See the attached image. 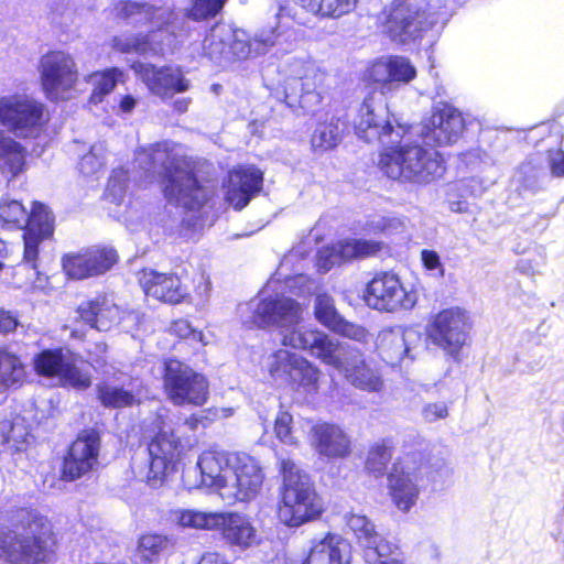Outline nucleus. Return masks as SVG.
I'll list each match as a JSON object with an SVG mask.
<instances>
[{"mask_svg": "<svg viewBox=\"0 0 564 564\" xmlns=\"http://www.w3.org/2000/svg\"><path fill=\"white\" fill-rule=\"evenodd\" d=\"M241 323L249 328L274 325L281 329L282 345L310 351L329 366H339L337 344L328 335L317 329L299 327L303 308L291 297L256 299L239 305Z\"/></svg>", "mask_w": 564, "mask_h": 564, "instance_id": "nucleus-1", "label": "nucleus"}, {"mask_svg": "<svg viewBox=\"0 0 564 564\" xmlns=\"http://www.w3.org/2000/svg\"><path fill=\"white\" fill-rule=\"evenodd\" d=\"M137 161L147 171H153L162 177L163 193L169 203L191 214L184 219L188 226H204L203 214L208 189L198 183L178 144L167 141L155 143L140 151Z\"/></svg>", "mask_w": 564, "mask_h": 564, "instance_id": "nucleus-2", "label": "nucleus"}, {"mask_svg": "<svg viewBox=\"0 0 564 564\" xmlns=\"http://www.w3.org/2000/svg\"><path fill=\"white\" fill-rule=\"evenodd\" d=\"M0 522V558L10 564H42L55 543L51 521L34 509L18 508Z\"/></svg>", "mask_w": 564, "mask_h": 564, "instance_id": "nucleus-3", "label": "nucleus"}, {"mask_svg": "<svg viewBox=\"0 0 564 564\" xmlns=\"http://www.w3.org/2000/svg\"><path fill=\"white\" fill-rule=\"evenodd\" d=\"M282 475L278 517L288 527H300L318 518L324 508L306 473L290 457L279 456Z\"/></svg>", "mask_w": 564, "mask_h": 564, "instance_id": "nucleus-4", "label": "nucleus"}, {"mask_svg": "<svg viewBox=\"0 0 564 564\" xmlns=\"http://www.w3.org/2000/svg\"><path fill=\"white\" fill-rule=\"evenodd\" d=\"M379 166L391 180L425 185L442 177L445 166L434 149L417 144H393L383 150Z\"/></svg>", "mask_w": 564, "mask_h": 564, "instance_id": "nucleus-5", "label": "nucleus"}, {"mask_svg": "<svg viewBox=\"0 0 564 564\" xmlns=\"http://www.w3.org/2000/svg\"><path fill=\"white\" fill-rule=\"evenodd\" d=\"M324 73L311 61L291 58L284 62L279 68L276 82L269 78L268 73L264 80L268 87L276 89V97L280 98L279 89L284 102L292 109L301 108L305 112L313 111L322 100L316 88L324 80Z\"/></svg>", "mask_w": 564, "mask_h": 564, "instance_id": "nucleus-6", "label": "nucleus"}, {"mask_svg": "<svg viewBox=\"0 0 564 564\" xmlns=\"http://www.w3.org/2000/svg\"><path fill=\"white\" fill-rule=\"evenodd\" d=\"M0 220L10 228H23L24 251L22 263L19 267L29 265L33 275H39L37 259L39 245L50 238L54 231V218L46 206L34 203L28 214L23 205L18 200L0 204Z\"/></svg>", "mask_w": 564, "mask_h": 564, "instance_id": "nucleus-7", "label": "nucleus"}, {"mask_svg": "<svg viewBox=\"0 0 564 564\" xmlns=\"http://www.w3.org/2000/svg\"><path fill=\"white\" fill-rule=\"evenodd\" d=\"M50 120L46 106L24 94L0 96V126L17 139H37Z\"/></svg>", "mask_w": 564, "mask_h": 564, "instance_id": "nucleus-8", "label": "nucleus"}, {"mask_svg": "<svg viewBox=\"0 0 564 564\" xmlns=\"http://www.w3.org/2000/svg\"><path fill=\"white\" fill-rule=\"evenodd\" d=\"M156 429L158 432L148 447L149 464L139 466L135 471L152 488L164 484L182 451L180 437L175 434L173 420L169 415H158Z\"/></svg>", "mask_w": 564, "mask_h": 564, "instance_id": "nucleus-9", "label": "nucleus"}, {"mask_svg": "<svg viewBox=\"0 0 564 564\" xmlns=\"http://www.w3.org/2000/svg\"><path fill=\"white\" fill-rule=\"evenodd\" d=\"M410 127L391 118L388 106L375 97H366L355 120V131L366 142H380L386 148L401 143Z\"/></svg>", "mask_w": 564, "mask_h": 564, "instance_id": "nucleus-10", "label": "nucleus"}, {"mask_svg": "<svg viewBox=\"0 0 564 564\" xmlns=\"http://www.w3.org/2000/svg\"><path fill=\"white\" fill-rule=\"evenodd\" d=\"M39 72L43 93L50 101L74 97L78 68L72 55L62 51L48 52L41 57Z\"/></svg>", "mask_w": 564, "mask_h": 564, "instance_id": "nucleus-11", "label": "nucleus"}, {"mask_svg": "<svg viewBox=\"0 0 564 564\" xmlns=\"http://www.w3.org/2000/svg\"><path fill=\"white\" fill-rule=\"evenodd\" d=\"M163 387L175 405L202 406L208 399L206 378L178 360L165 362Z\"/></svg>", "mask_w": 564, "mask_h": 564, "instance_id": "nucleus-12", "label": "nucleus"}, {"mask_svg": "<svg viewBox=\"0 0 564 564\" xmlns=\"http://www.w3.org/2000/svg\"><path fill=\"white\" fill-rule=\"evenodd\" d=\"M364 300L373 310L393 313L412 310L417 302V294L404 286L397 274L381 272L368 282Z\"/></svg>", "mask_w": 564, "mask_h": 564, "instance_id": "nucleus-13", "label": "nucleus"}, {"mask_svg": "<svg viewBox=\"0 0 564 564\" xmlns=\"http://www.w3.org/2000/svg\"><path fill=\"white\" fill-rule=\"evenodd\" d=\"M34 369L41 377L53 379L61 386L77 390L90 387L88 371L77 365V358L68 350L45 349L34 357Z\"/></svg>", "mask_w": 564, "mask_h": 564, "instance_id": "nucleus-14", "label": "nucleus"}, {"mask_svg": "<svg viewBox=\"0 0 564 564\" xmlns=\"http://www.w3.org/2000/svg\"><path fill=\"white\" fill-rule=\"evenodd\" d=\"M268 372L275 381L290 383L305 391H316L319 370L303 356L288 349H279L268 358Z\"/></svg>", "mask_w": 564, "mask_h": 564, "instance_id": "nucleus-15", "label": "nucleus"}, {"mask_svg": "<svg viewBox=\"0 0 564 564\" xmlns=\"http://www.w3.org/2000/svg\"><path fill=\"white\" fill-rule=\"evenodd\" d=\"M232 459L231 475L221 492L223 500L228 505L256 498L264 478L261 467L251 456L236 454Z\"/></svg>", "mask_w": 564, "mask_h": 564, "instance_id": "nucleus-16", "label": "nucleus"}, {"mask_svg": "<svg viewBox=\"0 0 564 564\" xmlns=\"http://www.w3.org/2000/svg\"><path fill=\"white\" fill-rule=\"evenodd\" d=\"M468 330L467 313L459 307H451L434 316L430 327V337L435 345L456 359L467 341Z\"/></svg>", "mask_w": 564, "mask_h": 564, "instance_id": "nucleus-17", "label": "nucleus"}, {"mask_svg": "<svg viewBox=\"0 0 564 564\" xmlns=\"http://www.w3.org/2000/svg\"><path fill=\"white\" fill-rule=\"evenodd\" d=\"M465 129V120L456 108L443 104L434 108L431 117L420 129L423 141L430 145H451L456 143Z\"/></svg>", "mask_w": 564, "mask_h": 564, "instance_id": "nucleus-18", "label": "nucleus"}, {"mask_svg": "<svg viewBox=\"0 0 564 564\" xmlns=\"http://www.w3.org/2000/svg\"><path fill=\"white\" fill-rule=\"evenodd\" d=\"M420 475L409 458L393 464L388 475V492L395 508L408 513L417 502L421 488Z\"/></svg>", "mask_w": 564, "mask_h": 564, "instance_id": "nucleus-19", "label": "nucleus"}, {"mask_svg": "<svg viewBox=\"0 0 564 564\" xmlns=\"http://www.w3.org/2000/svg\"><path fill=\"white\" fill-rule=\"evenodd\" d=\"M273 44L272 37H205L203 46L210 58L227 63L264 54Z\"/></svg>", "mask_w": 564, "mask_h": 564, "instance_id": "nucleus-20", "label": "nucleus"}, {"mask_svg": "<svg viewBox=\"0 0 564 564\" xmlns=\"http://www.w3.org/2000/svg\"><path fill=\"white\" fill-rule=\"evenodd\" d=\"M132 68L148 89L162 99L171 98L176 93L189 89L191 83L178 67H156L138 62L133 64Z\"/></svg>", "mask_w": 564, "mask_h": 564, "instance_id": "nucleus-21", "label": "nucleus"}, {"mask_svg": "<svg viewBox=\"0 0 564 564\" xmlns=\"http://www.w3.org/2000/svg\"><path fill=\"white\" fill-rule=\"evenodd\" d=\"M416 75L415 67L402 56L381 57L372 62L364 73V80L381 88L391 90L399 84L411 82Z\"/></svg>", "mask_w": 564, "mask_h": 564, "instance_id": "nucleus-22", "label": "nucleus"}, {"mask_svg": "<svg viewBox=\"0 0 564 564\" xmlns=\"http://www.w3.org/2000/svg\"><path fill=\"white\" fill-rule=\"evenodd\" d=\"M381 247L382 243L376 240L356 238L340 240L318 250L316 265L318 271L325 273L344 261L375 256Z\"/></svg>", "mask_w": 564, "mask_h": 564, "instance_id": "nucleus-23", "label": "nucleus"}, {"mask_svg": "<svg viewBox=\"0 0 564 564\" xmlns=\"http://www.w3.org/2000/svg\"><path fill=\"white\" fill-rule=\"evenodd\" d=\"M112 248L88 249L63 258V269L73 279L82 280L107 272L117 262Z\"/></svg>", "mask_w": 564, "mask_h": 564, "instance_id": "nucleus-24", "label": "nucleus"}, {"mask_svg": "<svg viewBox=\"0 0 564 564\" xmlns=\"http://www.w3.org/2000/svg\"><path fill=\"white\" fill-rule=\"evenodd\" d=\"M338 347L339 366L335 369L345 372L347 380L358 389L368 392H378L383 387V380L377 369L372 368L357 350H345L336 340Z\"/></svg>", "mask_w": 564, "mask_h": 564, "instance_id": "nucleus-25", "label": "nucleus"}, {"mask_svg": "<svg viewBox=\"0 0 564 564\" xmlns=\"http://www.w3.org/2000/svg\"><path fill=\"white\" fill-rule=\"evenodd\" d=\"M420 340L417 332L401 326L382 329L376 339V347L382 360L392 367L405 358L413 359L412 351Z\"/></svg>", "mask_w": 564, "mask_h": 564, "instance_id": "nucleus-26", "label": "nucleus"}, {"mask_svg": "<svg viewBox=\"0 0 564 564\" xmlns=\"http://www.w3.org/2000/svg\"><path fill=\"white\" fill-rule=\"evenodd\" d=\"M346 524L364 549L367 563L377 557L390 556L397 550V545L380 534L376 530V525L366 516L359 513L347 514Z\"/></svg>", "mask_w": 564, "mask_h": 564, "instance_id": "nucleus-27", "label": "nucleus"}, {"mask_svg": "<svg viewBox=\"0 0 564 564\" xmlns=\"http://www.w3.org/2000/svg\"><path fill=\"white\" fill-rule=\"evenodd\" d=\"M423 15L410 0H391L381 11L379 21L387 35H406L421 31Z\"/></svg>", "mask_w": 564, "mask_h": 564, "instance_id": "nucleus-28", "label": "nucleus"}, {"mask_svg": "<svg viewBox=\"0 0 564 564\" xmlns=\"http://www.w3.org/2000/svg\"><path fill=\"white\" fill-rule=\"evenodd\" d=\"M263 173L254 165H239L229 172L227 202L237 210L246 207L261 191Z\"/></svg>", "mask_w": 564, "mask_h": 564, "instance_id": "nucleus-29", "label": "nucleus"}, {"mask_svg": "<svg viewBox=\"0 0 564 564\" xmlns=\"http://www.w3.org/2000/svg\"><path fill=\"white\" fill-rule=\"evenodd\" d=\"M310 444L322 457L344 458L350 453V437L336 424L316 423L310 430Z\"/></svg>", "mask_w": 564, "mask_h": 564, "instance_id": "nucleus-30", "label": "nucleus"}, {"mask_svg": "<svg viewBox=\"0 0 564 564\" xmlns=\"http://www.w3.org/2000/svg\"><path fill=\"white\" fill-rule=\"evenodd\" d=\"M232 455L223 451L204 452L196 464L200 473V486L216 488L221 496L234 467Z\"/></svg>", "mask_w": 564, "mask_h": 564, "instance_id": "nucleus-31", "label": "nucleus"}, {"mask_svg": "<svg viewBox=\"0 0 564 564\" xmlns=\"http://www.w3.org/2000/svg\"><path fill=\"white\" fill-rule=\"evenodd\" d=\"M140 284L147 296L161 302L177 304L187 295V289L175 274L145 270L140 276Z\"/></svg>", "mask_w": 564, "mask_h": 564, "instance_id": "nucleus-32", "label": "nucleus"}, {"mask_svg": "<svg viewBox=\"0 0 564 564\" xmlns=\"http://www.w3.org/2000/svg\"><path fill=\"white\" fill-rule=\"evenodd\" d=\"M350 545L337 534L314 539L303 564H349Z\"/></svg>", "mask_w": 564, "mask_h": 564, "instance_id": "nucleus-33", "label": "nucleus"}, {"mask_svg": "<svg viewBox=\"0 0 564 564\" xmlns=\"http://www.w3.org/2000/svg\"><path fill=\"white\" fill-rule=\"evenodd\" d=\"M219 518L216 529H221L223 538L229 545L247 550L259 543L257 529L247 517L234 512H219Z\"/></svg>", "mask_w": 564, "mask_h": 564, "instance_id": "nucleus-34", "label": "nucleus"}, {"mask_svg": "<svg viewBox=\"0 0 564 564\" xmlns=\"http://www.w3.org/2000/svg\"><path fill=\"white\" fill-rule=\"evenodd\" d=\"M26 148L15 137L0 129V181L7 183L19 177L26 170Z\"/></svg>", "mask_w": 564, "mask_h": 564, "instance_id": "nucleus-35", "label": "nucleus"}, {"mask_svg": "<svg viewBox=\"0 0 564 564\" xmlns=\"http://www.w3.org/2000/svg\"><path fill=\"white\" fill-rule=\"evenodd\" d=\"M78 311L82 319L98 330H108L119 319V307L107 296L82 304Z\"/></svg>", "mask_w": 564, "mask_h": 564, "instance_id": "nucleus-36", "label": "nucleus"}, {"mask_svg": "<svg viewBox=\"0 0 564 564\" xmlns=\"http://www.w3.org/2000/svg\"><path fill=\"white\" fill-rule=\"evenodd\" d=\"M26 380V369L20 357L0 348V393L21 387Z\"/></svg>", "mask_w": 564, "mask_h": 564, "instance_id": "nucleus-37", "label": "nucleus"}, {"mask_svg": "<svg viewBox=\"0 0 564 564\" xmlns=\"http://www.w3.org/2000/svg\"><path fill=\"white\" fill-rule=\"evenodd\" d=\"M98 399L107 408L131 406L139 401L141 389L138 386L131 388L117 387L109 383H100L97 387Z\"/></svg>", "mask_w": 564, "mask_h": 564, "instance_id": "nucleus-38", "label": "nucleus"}, {"mask_svg": "<svg viewBox=\"0 0 564 564\" xmlns=\"http://www.w3.org/2000/svg\"><path fill=\"white\" fill-rule=\"evenodd\" d=\"M219 519V512H204L194 509L171 511V520L184 529L215 530Z\"/></svg>", "mask_w": 564, "mask_h": 564, "instance_id": "nucleus-39", "label": "nucleus"}, {"mask_svg": "<svg viewBox=\"0 0 564 564\" xmlns=\"http://www.w3.org/2000/svg\"><path fill=\"white\" fill-rule=\"evenodd\" d=\"M99 449L100 436L95 430L83 431L69 448L77 458L94 467L98 464Z\"/></svg>", "mask_w": 564, "mask_h": 564, "instance_id": "nucleus-40", "label": "nucleus"}, {"mask_svg": "<svg viewBox=\"0 0 564 564\" xmlns=\"http://www.w3.org/2000/svg\"><path fill=\"white\" fill-rule=\"evenodd\" d=\"M341 141V130L338 121L322 122L316 126L311 144L315 152H326L336 148Z\"/></svg>", "mask_w": 564, "mask_h": 564, "instance_id": "nucleus-41", "label": "nucleus"}, {"mask_svg": "<svg viewBox=\"0 0 564 564\" xmlns=\"http://www.w3.org/2000/svg\"><path fill=\"white\" fill-rule=\"evenodd\" d=\"M121 76L122 73L118 68L91 74L88 77V82L94 87L90 95V102L95 105L101 102L105 96L113 90Z\"/></svg>", "mask_w": 564, "mask_h": 564, "instance_id": "nucleus-42", "label": "nucleus"}, {"mask_svg": "<svg viewBox=\"0 0 564 564\" xmlns=\"http://www.w3.org/2000/svg\"><path fill=\"white\" fill-rule=\"evenodd\" d=\"M299 424L300 422L295 423L289 412L281 411L274 420V434L276 438L286 446L299 447L301 443Z\"/></svg>", "mask_w": 564, "mask_h": 564, "instance_id": "nucleus-43", "label": "nucleus"}, {"mask_svg": "<svg viewBox=\"0 0 564 564\" xmlns=\"http://www.w3.org/2000/svg\"><path fill=\"white\" fill-rule=\"evenodd\" d=\"M4 443L14 452H22L26 448L30 438V432L22 419H15L12 422H6L2 426Z\"/></svg>", "mask_w": 564, "mask_h": 564, "instance_id": "nucleus-44", "label": "nucleus"}, {"mask_svg": "<svg viewBox=\"0 0 564 564\" xmlns=\"http://www.w3.org/2000/svg\"><path fill=\"white\" fill-rule=\"evenodd\" d=\"M228 0H191L186 17L200 22L216 18Z\"/></svg>", "mask_w": 564, "mask_h": 564, "instance_id": "nucleus-45", "label": "nucleus"}, {"mask_svg": "<svg viewBox=\"0 0 564 564\" xmlns=\"http://www.w3.org/2000/svg\"><path fill=\"white\" fill-rule=\"evenodd\" d=\"M169 546V540L160 534H145L141 536L138 545V555L142 561L153 562Z\"/></svg>", "mask_w": 564, "mask_h": 564, "instance_id": "nucleus-46", "label": "nucleus"}, {"mask_svg": "<svg viewBox=\"0 0 564 564\" xmlns=\"http://www.w3.org/2000/svg\"><path fill=\"white\" fill-rule=\"evenodd\" d=\"M392 458L391 446L387 441H382L380 443H376L371 446L367 462L366 468L376 475H382L389 462Z\"/></svg>", "mask_w": 564, "mask_h": 564, "instance_id": "nucleus-47", "label": "nucleus"}, {"mask_svg": "<svg viewBox=\"0 0 564 564\" xmlns=\"http://www.w3.org/2000/svg\"><path fill=\"white\" fill-rule=\"evenodd\" d=\"M314 314L316 319L329 329L341 318L335 307L333 297L325 293L316 295Z\"/></svg>", "mask_w": 564, "mask_h": 564, "instance_id": "nucleus-48", "label": "nucleus"}, {"mask_svg": "<svg viewBox=\"0 0 564 564\" xmlns=\"http://www.w3.org/2000/svg\"><path fill=\"white\" fill-rule=\"evenodd\" d=\"M276 22L272 29L274 35H299L303 33V23L292 15L288 8L281 7L275 15Z\"/></svg>", "mask_w": 564, "mask_h": 564, "instance_id": "nucleus-49", "label": "nucleus"}, {"mask_svg": "<svg viewBox=\"0 0 564 564\" xmlns=\"http://www.w3.org/2000/svg\"><path fill=\"white\" fill-rule=\"evenodd\" d=\"M128 173L123 169L113 170L107 185L106 195L112 203H120L126 194Z\"/></svg>", "mask_w": 564, "mask_h": 564, "instance_id": "nucleus-50", "label": "nucleus"}, {"mask_svg": "<svg viewBox=\"0 0 564 564\" xmlns=\"http://www.w3.org/2000/svg\"><path fill=\"white\" fill-rule=\"evenodd\" d=\"M104 163V148L101 144H95L90 148V151L80 159L79 171L85 175H93L102 167Z\"/></svg>", "mask_w": 564, "mask_h": 564, "instance_id": "nucleus-51", "label": "nucleus"}, {"mask_svg": "<svg viewBox=\"0 0 564 564\" xmlns=\"http://www.w3.org/2000/svg\"><path fill=\"white\" fill-rule=\"evenodd\" d=\"M152 7L147 3L122 0L115 4L113 15L119 20H128L138 15H147Z\"/></svg>", "mask_w": 564, "mask_h": 564, "instance_id": "nucleus-52", "label": "nucleus"}, {"mask_svg": "<svg viewBox=\"0 0 564 564\" xmlns=\"http://www.w3.org/2000/svg\"><path fill=\"white\" fill-rule=\"evenodd\" d=\"M95 467L89 465L88 462L80 460L69 451L64 460L63 477L67 480H75L91 471Z\"/></svg>", "mask_w": 564, "mask_h": 564, "instance_id": "nucleus-53", "label": "nucleus"}, {"mask_svg": "<svg viewBox=\"0 0 564 564\" xmlns=\"http://www.w3.org/2000/svg\"><path fill=\"white\" fill-rule=\"evenodd\" d=\"M171 332L176 336L189 339L194 343L206 345L205 336L202 332L196 330L187 319H177L171 326Z\"/></svg>", "mask_w": 564, "mask_h": 564, "instance_id": "nucleus-54", "label": "nucleus"}, {"mask_svg": "<svg viewBox=\"0 0 564 564\" xmlns=\"http://www.w3.org/2000/svg\"><path fill=\"white\" fill-rule=\"evenodd\" d=\"M332 330L357 341H365L368 337V332L362 326L349 323L343 317Z\"/></svg>", "mask_w": 564, "mask_h": 564, "instance_id": "nucleus-55", "label": "nucleus"}, {"mask_svg": "<svg viewBox=\"0 0 564 564\" xmlns=\"http://www.w3.org/2000/svg\"><path fill=\"white\" fill-rule=\"evenodd\" d=\"M448 405L444 401L430 402L423 405L421 415L425 422L433 423L448 416Z\"/></svg>", "mask_w": 564, "mask_h": 564, "instance_id": "nucleus-56", "label": "nucleus"}, {"mask_svg": "<svg viewBox=\"0 0 564 564\" xmlns=\"http://www.w3.org/2000/svg\"><path fill=\"white\" fill-rule=\"evenodd\" d=\"M547 163L551 174L555 177H564V151L551 150L547 152Z\"/></svg>", "mask_w": 564, "mask_h": 564, "instance_id": "nucleus-57", "label": "nucleus"}, {"mask_svg": "<svg viewBox=\"0 0 564 564\" xmlns=\"http://www.w3.org/2000/svg\"><path fill=\"white\" fill-rule=\"evenodd\" d=\"M18 326V315L10 310L0 308V334L8 335L13 333Z\"/></svg>", "mask_w": 564, "mask_h": 564, "instance_id": "nucleus-58", "label": "nucleus"}, {"mask_svg": "<svg viewBox=\"0 0 564 564\" xmlns=\"http://www.w3.org/2000/svg\"><path fill=\"white\" fill-rule=\"evenodd\" d=\"M542 173L541 169H535L533 166L532 162H525L523 163L518 172L517 175L519 177V181L523 182L527 186L533 185L534 181L540 176Z\"/></svg>", "mask_w": 564, "mask_h": 564, "instance_id": "nucleus-59", "label": "nucleus"}, {"mask_svg": "<svg viewBox=\"0 0 564 564\" xmlns=\"http://www.w3.org/2000/svg\"><path fill=\"white\" fill-rule=\"evenodd\" d=\"M421 259H422V262H423L424 267L427 270H436V269H438L441 275H443V273H444L443 265L441 263L440 256L437 254L436 251L423 250L421 252Z\"/></svg>", "mask_w": 564, "mask_h": 564, "instance_id": "nucleus-60", "label": "nucleus"}, {"mask_svg": "<svg viewBox=\"0 0 564 564\" xmlns=\"http://www.w3.org/2000/svg\"><path fill=\"white\" fill-rule=\"evenodd\" d=\"M212 31L219 33V35H237L238 29L234 28L231 23L220 20L213 26Z\"/></svg>", "mask_w": 564, "mask_h": 564, "instance_id": "nucleus-61", "label": "nucleus"}, {"mask_svg": "<svg viewBox=\"0 0 564 564\" xmlns=\"http://www.w3.org/2000/svg\"><path fill=\"white\" fill-rule=\"evenodd\" d=\"M198 564H229L226 557L216 552L205 553Z\"/></svg>", "mask_w": 564, "mask_h": 564, "instance_id": "nucleus-62", "label": "nucleus"}, {"mask_svg": "<svg viewBox=\"0 0 564 564\" xmlns=\"http://www.w3.org/2000/svg\"><path fill=\"white\" fill-rule=\"evenodd\" d=\"M137 105L135 98L131 95L123 96L120 100L119 108L122 112L129 113L133 110Z\"/></svg>", "mask_w": 564, "mask_h": 564, "instance_id": "nucleus-63", "label": "nucleus"}, {"mask_svg": "<svg viewBox=\"0 0 564 564\" xmlns=\"http://www.w3.org/2000/svg\"><path fill=\"white\" fill-rule=\"evenodd\" d=\"M191 101V98H180L174 101L173 107L178 113H184L187 111Z\"/></svg>", "mask_w": 564, "mask_h": 564, "instance_id": "nucleus-64", "label": "nucleus"}]
</instances>
